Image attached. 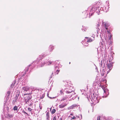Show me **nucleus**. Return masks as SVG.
<instances>
[{"mask_svg": "<svg viewBox=\"0 0 120 120\" xmlns=\"http://www.w3.org/2000/svg\"><path fill=\"white\" fill-rule=\"evenodd\" d=\"M101 4V2H98L92 5L91 7H90L88 8L87 10L84 11L83 12V13L85 14L84 18H86L87 17V16L88 15V11L90 12L89 18L90 17V16H92L95 11H96V13L98 15H99L100 11L99 8Z\"/></svg>", "mask_w": 120, "mask_h": 120, "instance_id": "nucleus-1", "label": "nucleus"}, {"mask_svg": "<svg viewBox=\"0 0 120 120\" xmlns=\"http://www.w3.org/2000/svg\"><path fill=\"white\" fill-rule=\"evenodd\" d=\"M88 99L89 101H91L93 103L95 104L99 102V98L97 96H94V94H93L92 96L90 95L88 98Z\"/></svg>", "mask_w": 120, "mask_h": 120, "instance_id": "nucleus-2", "label": "nucleus"}, {"mask_svg": "<svg viewBox=\"0 0 120 120\" xmlns=\"http://www.w3.org/2000/svg\"><path fill=\"white\" fill-rule=\"evenodd\" d=\"M107 62L106 59H103L101 60L100 66V67H101L102 68H104L105 64Z\"/></svg>", "mask_w": 120, "mask_h": 120, "instance_id": "nucleus-3", "label": "nucleus"}, {"mask_svg": "<svg viewBox=\"0 0 120 120\" xmlns=\"http://www.w3.org/2000/svg\"><path fill=\"white\" fill-rule=\"evenodd\" d=\"M102 89L103 90H104V93L105 94H106V95L105 96H102L103 98H104V97H106L109 94V93L108 92H107V90H105V88L102 85H100Z\"/></svg>", "mask_w": 120, "mask_h": 120, "instance_id": "nucleus-4", "label": "nucleus"}, {"mask_svg": "<svg viewBox=\"0 0 120 120\" xmlns=\"http://www.w3.org/2000/svg\"><path fill=\"white\" fill-rule=\"evenodd\" d=\"M22 96H25L26 95V96L24 97V98L25 100V99H28V100H30L32 97V96L30 94H22Z\"/></svg>", "mask_w": 120, "mask_h": 120, "instance_id": "nucleus-5", "label": "nucleus"}, {"mask_svg": "<svg viewBox=\"0 0 120 120\" xmlns=\"http://www.w3.org/2000/svg\"><path fill=\"white\" fill-rule=\"evenodd\" d=\"M112 63H110L109 64H107V68L109 69V71H108L107 72L108 74L110 70L112 69Z\"/></svg>", "mask_w": 120, "mask_h": 120, "instance_id": "nucleus-6", "label": "nucleus"}, {"mask_svg": "<svg viewBox=\"0 0 120 120\" xmlns=\"http://www.w3.org/2000/svg\"><path fill=\"white\" fill-rule=\"evenodd\" d=\"M37 64V63L35 61L33 62V63L32 64L30 65L29 66H28L27 68H26V69L25 70V71H27L29 69V68L31 66H32L33 65H34V66L35 65H36V64Z\"/></svg>", "mask_w": 120, "mask_h": 120, "instance_id": "nucleus-7", "label": "nucleus"}, {"mask_svg": "<svg viewBox=\"0 0 120 120\" xmlns=\"http://www.w3.org/2000/svg\"><path fill=\"white\" fill-rule=\"evenodd\" d=\"M29 90V88L27 86H24L22 88V91L23 90V92L28 91Z\"/></svg>", "mask_w": 120, "mask_h": 120, "instance_id": "nucleus-8", "label": "nucleus"}, {"mask_svg": "<svg viewBox=\"0 0 120 120\" xmlns=\"http://www.w3.org/2000/svg\"><path fill=\"white\" fill-rule=\"evenodd\" d=\"M93 40V39H92L91 38H89L87 37L85 38V39L84 40L85 41L88 42H91Z\"/></svg>", "mask_w": 120, "mask_h": 120, "instance_id": "nucleus-9", "label": "nucleus"}, {"mask_svg": "<svg viewBox=\"0 0 120 120\" xmlns=\"http://www.w3.org/2000/svg\"><path fill=\"white\" fill-rule=\"evenodd\" d=\"M100 10L101 11H103L106 12L108 11V8H107V9L106 7H104V8H103L102 7H101Z\"/></svg>", "mask_w": 120, "mask_h": 120, "instance_id": "nucleus-10", "label": "nucleus"}, {"mask_svg": "<svg viewBox=\"0 0 120 120\" xmlns=\"http://www.w3.org/2000/svg\"><path fill=\"white\" fill-rule=\"evenodd\" d=\"M67 105V104L66 103H64L61 104L59 105V107L60 108H63L64 107Z\"/></svg>", "mask_w": 120, "mask_h": 120, "instance_id": "nucleus-11", "label": "nucleus"}, {"mask_svg": "<svg viewBox=\"0 0 120 120\" xmlns=\"http://www.w3.org/2000/svg\"><path fill=\"white\" fill-rule=\"evenodd\" d=\"M54 49V46L52 45H50L49 47V53L48 54L49 55L50 54V52H52L53 49Z\"/></svg>", "mask_w": 120, "mask_h": 120, "instance_id": "nucleus-12", "label": "nucleus"}, {"mask_svg": "<svg viewBox=\"0 0 120 120\" xmlns=\"http://www.w3.org/2000/svg\"><path fill=\"white\" fill-rule=\"evenodd\" d=\"M102 24H103L105 26V27L106 29H108V23L107 22H102Z\"/></svg>", "mask_w": 120, "mask_h": 120, "instance_id": "nucleus-13", "label": "nucleus"}, {"mask_svg": "<svg viewBox=\"0 0 120 120\" xmlns=\"http://www.w3.org/2000/svg\"><path fill=\"white\" fill-rule=\"evenodd\" d=\"M108 34V37L109 39V40H111L112 39V35L111 34V33L108 30L107 31Z\"/></svg>", "mask_w": 120, "mask_h": 120, "instance_id": "nucleus-14", "label": "nucleus"}, {"mask_svg": "<svg viewBox=\"0 0 120 120\" xmlns=\"http://www.w3.org/2000/svg\"><path fill=\"white\" fill-rule=\"evenodd\" d=\"M46 61L47 60H45L44 61H43L41 63V64L40 65V67H42L46 63Z\"/></svg>", "mask_w": 120, "mask_h": 120, "instance_id": "nucleus-15", "label": "nucleus"}, {"mask_svg": "<svg viewBox=\"0 0 120 120\" xmlns=\"http://www.w3.org/2000/svg\"><path fill=\"white\" fill-rule=\"evenodd\" d=\"M65 92L67 94H69L71 93H72L73 94H74H74H75V93H74V91L73 90H71L70 89L66 90L65 91Z\"/></svg>", "mask_w": 120, "mask_h": 120, "instance_id": "nucleus-16", "label": "nucleus"}, {"mask_svg": "<svg viewBox=\"0 0 120 120\" xmlns=\"http://www.w3.org/2000/svg\"><path fill=\"white\" fill-rule=\"evenodd\" d=\"M44 55H40L39 56V57L38 58V60H38V61H39V60H41V59L43 58V57L44 56Z\"/></svg>", "mask_w": 120, "mask_h": 120, "instance_id": "nucleus-17", "label": "nucleus"}, {"mask_svg": "<svg viewBox=\"0 0 120 120\" xmlns=\"http://www.w3.org/2000/svg\"><path fill=\"white\" fill-rule=\"evenodd\" d=\"M46 63L47 65H49L52 64H53V62H51L50 61H49L47 62V61L46 62Z\"/></svg>", "mask_w": 120, "mask_h": 120, "instance_id": "nucleus-18", "label": "nucleus"}, {"mask_svg": "<svg viewBox=\"0 0 120 120\" xmlns=\"http://www.w3.org/2000/svg\"><path fill=\"white\" fill-rule=\"evenodd\" d=\"M105 73V71L104 70H103L101 72V74L102 76H104Z\"/></svg>", "mask_w": 120, "mask_h": 120, "instance_id": "nucleus-19", "label": "nucleus"}, {"mask_svg": "<svg viewBox=\"0 0 120 120\" xmlns=\"http://www.w3.org/2000/svg\"><path fill=\"white\" fill-rule=\"evenodd\" d=\"M46 118L47 120H49V113L48 112L46 113Z\"/></svg>", "mask_w": 120, "mask_h": 120, "instance_id": "nucleus-20", "label": "nucleus"}, {"mask_svg": "<svg viewBox=\"0 0 120 120\" xmlns=\"http://www.w3.org/2000/svg\"><path fill=\"white\" fill-rule=\"evenodd\" d=\"M69 117H71V119H77V118H76V117H75V116H69Z\"/></svg>", "mask_w": 120, "mask_h": 120, "instance_id": "nucleus-21", "label": "nucleus"}, {"mask_svg": "<svg viewBox=\"0 0 120 120\" xmlns=\"http://www.w3.org/2000/svg\"><path fill=\"white\" fill-rule=\"evenodd\" d=\"M13 115L12 114H8L7 115V117L8 118H11L13 117Z\"/></svg>", "mask_w": 120, "mask_h": 120, "instance_id": "nucleus-22", "label": "nucleus"}, {"mask_svg": "<svg viewBox=\"0 0 120 120\" xmlns=\"http://www.w3.org/2000/svg\"><path fill=\"white\" fill-rule=\"evenodd\" d=\"M30 100H28V99H26V98L25 100V103L26 104H28L29 103V101Z\"/></svg>", "mask_w": 120, "mask_h": 120, "instance_id": "nucleus-23", "label": "nucleus"}, {"mask_svg": "<svg viewBox=\"0 0 120 120\" xmlns=\"http://www.w3.org/2000/svg\"><path fill=\"white\" fill-rule=\"evenodd\" d=\"M76 106H77V105H73L70 107L69 108L70 109H72Z\"/></svg>", "mask_w": 120, "mask_h": 120, "instance_id": "nucleus-24", "label": "nucleus"}, {"mask_svg": "<svg viewBox=\"0 0 120 120\" xmlns=\"http://www.w3.org/2000/svg\"><path fill=\"white\" fill-rule=\"evenodd\" d=\"M18 109V107L16 106H15L13 107V109L14 110H17Z\"/></svg>", "mask_w": 120, "mask_h": 120, "instance_id": "nucleus-25", "label": "nucleus"}, {"mask_svg": "<svg viewBox=\"0 0 120 120\" xmlns=\"http://www.w3.org/2000/svg\"><path fill=\"white\" fill-rule=\"evenodd\" d=\"M15 82H15V81H14L13 82V83H12L11 84V88L12 87H13V86H14V85L15 83Z\"/></svg>", "mask_w": 120, "mask_h": 120, "instance_id": "nucleus-26", "label": "nucleus"}, {"mask_svg": "<svg viewBox=\"0 0 120 120\" xmlns=\"http://www.w3.org/2000/svg\"><path fill=\"white\" fill-rule=\"evenodd\" d=\"M28 110L29 112H31L32 114H33V113L32 112V109L30 108H28Z\"/></svg>", "mask_w": 120, "mask_h": 120, "instance_id": "nucleus-27", "label": "nucleus"}, {"mask_svg": "<svg viewBox=\"0 0 120 120\" xmlns=\"http://www.w3.org/2000/svg\"><path fill=\"white\" fill-rule=\"evenodd\" d=\"M56 111L55 109H53L51 111V113L52 114H54L55 112Z\"/></svg>", "mask_w": 120, "mask_h": 120, "instance_id": "nucleus-28", "label": "nucleus"}, {"mask_svg": "<svg viewBox=\"0 0 120 120\" xmlns=\"http://www.w3.org/2000/svg\"><path fill=\"white\" fill-rule=\"evenodd\" d=\"M84 27H83L82 29V30L84 31H85L86 30V28H84Z\"/></svg>", "mask_w": 120, "mask_h": 120, "instance_id": "nucleus-29", "label": "nucleus"}, {"mask_svg": "<svg viewBox=\"0 0 120 120\" xmlns=\"http://www.w3.org/2000/svg\"><path fill=\"white\" fill-rule=\"evenodd\" d=\"M106 3L107 4V8H108L109 5V2L108 1H106Z\"/></svg>", "mask_w": 120, "mask_h": 120, "instance_id": "nucleus-30", "label": "nucleus"}, {"mask_svg": "<svg viewBox=\"0 0 120 120\" xmlns=\"http://www.w3.org/2000/svg\"><path fill=\"white\" fill-rule=\"evenodd\" d=\"M10 93H11V92H10V91H8L7 92V94L8 95V96H9L10 94Z\"/></svg>", "mask_w": 120, "mask_h": 120, "instance_id": "nucleus-31", "label": "nucleus"}, {"mask_svg": "<svg viewBox=\"0 0 120 120\" xmlns=\"http://www.w3.org/2000/svg\"><path fill=\"white\" fill-rule=\"evenodd\" d=\"M100 23L99 22H98V23L97 24V26L98 27L100 26Z\"/></svg>", "mask_w": 120, "mask_h": 120, "instance_id": "nucleus-32", "label": "nucleus"}, {"mask_svg": "<svg viewBox=\"0 0 120 120\" xmlns=\"http://www.w3.org/2000/svg\"><path fill=\"white\" fill-rule=\"evenodd\" d=\"M83 45L86 46H88V44L87 43H86V42L85 43H84Z\"/></svg>", "mask_w": 120, "mask_h": 120, "instance_id": "nucleus-33", "label": "nucleus"}, {"mask_svg": "<svg viewBox=\"0 0 120 120\" xmlns=\"http://www.w3.org/2000/svg\"><path fill=\"white\" fill-rule=\"evenodd\" d=\"M57 62H58L57 61H56L55 62V63L57 64ZM55 68H57V66L56 65V64L55 65Z\"/></svg>", "mask_w": 120, "mask_h": 120, "instance_id": "nucleus-34", "label": "nucleus"}, {"mask_svg": "<svg viewBox=\"0 0 120 120\" xmlns=\"http://www.w3.org/2000/svg\"><path fill=\"white\" fill-rule=\"evenodd\" d=\"M63 90H60V93L61 94H62L63 93Z\"/></svg>", "mask_w": 120, "mask_h": 120, "instance_id": "nucleus-35", "label": "nucleus"}, {"mask_svg": "<svg viewBox=\"0 0 120 120\" xmlns=\"http://www.w3.org/2000/svg\"><path fill=\"white\" fill-rule=\"evenodd\" d=\"M60 71V70H56V74H58V73Z\"/></svg>", "mask_w": 120, "mask_h": 120, "instance_id": "nucleus-36", "label": "nucleus"}, {"mask_svg": "<svg viewBox=\"0 0 120 120\" xmlns=\"http://www.w3.org/2000/svg\"><path fill=\"white\" fill-rule=\"evenodd\" d=\"M66 99V98H62L61 100V101H63L65 100Z\"/></svg>", "mask_w": 120, "mask_h": 120, "instance_id": "nucleus-37", "label": "nucleus"}, {"mask_svg": "<svg viewBox=\"0 0 120 120\" xmlns=\"http://www.w3.org/2000/svg\"><path fill=\"white\" fill-rule=\"evenodd\" d=\"M97 33L98 34V32L99 31V30H100L98 28H97Z\"/></svg>", "mask_w": 120, "mask_h": 120, "instance_id": "nucleus-38", "label": "nucleus"}, {"mask_svg": "<svg viewBox=\"0 0 120 120\" xmlns=\"http://www.w3.org/2000/svg\"><path fill=\"white\" fill-rule=\"evenodd\" d=\"M52 120H56V116L54 117Z\"/></svg>", "mask_w": 120, "mask_h": 120, "instance_id": "nucleus-39", "label": "nucleus"}, {"mask_svg": "<svg viewBox=\"0 0 120 120\" xmlns=\"http://www.w3.org/2000/svg\"><path fill=\"white\" fill-rule=\"evenodd\" d=\"M22 112H23V113H24L26 114L27 115H28V113H27L25 111H23Z\"/></svg>", "mask_w": 120, "mask_h": 120, "instance_id": "nucleus-40", "label": "nucleus"}, {"mask_svg": "<svg viewBox=\"0 0 120 120\" xmlns=\"http://www.w3.org/2000/svg\"><path fill=\"white\" fill-rule=\"evenodd\" d=\"M18 98V97H16L15 98V100H14V102H16V100Z\"/></svg>", "mask_w": 120, "mask_h": 120, "instance_id": "nucleus-41", "label": "nucleus"}, {"mask_svg": "<svg viewBox=\"0 0 120 120\" xmlns=\"http://www.w3.org/2000/svg\"><path fill=\"white\" fill-rule=\"evenodd\" d=\"M53 72H52V73L51 75L50 76V78H52V77L53 76Z\"/></svg>", "mask_w": 120, "mask_h": 120, "instance_id": "nucleus-42", "label": "nucleus"}, {"mask_svg": "<svg viewBox=\"0 0 120 120\" xmlns=\"http://www.w3.org/2000/svg\"><path fill=\"white\" fill-rule=\"evenodd\" d=\"M70 116H74V114L73 113H71L70 114Z\"/></svg>", "mask_w": 120, "mask_h": 120, "instance_id": "nucleus-43", "label": "nucleus"}, {"mask_svg": "<svg viewBox=\"0 0 120 120\" xmlns=\"http://www.w3.org/2000/svg\"><path fill=\"white\" fill-rule=\"evenodd\" d=\"M80 115V116H81V119H80V120H81V119H82V114H81Z\"/></svg>", "mask_w": 120, "mask_h": 120, "instance_id": "nucleus-44", "label": "nucleus"}, {"mask_svg": "<svg viewBox=\"0 0 120 120\" xmlns=\"http://www.w3.org/2000/svg\"><path fill=\"white\" fill-rule=\"evenodd\" d=\"M80 115V116H81V119H80V120H81V119H82V114H81Z\"/></svg>", "mask_w": 120, "mask_h": 120, "instance_id": "nucleus-45", "label": "nucleus"}, {"mask_svg": "<svg viewBox=\"0 0 120 120\" xmlns=\"http://www.w3.org/2000/svg\"><path fill=\"white\" fill-rule=\"evenodd\" d=\"M100 117L99 118V117H98V119L97 120H100Z\"/></svg>", "mask_w": 120, "mask_h": 120, "instance_id": "nucleus-46", "label": "nucleus"}, {"mask_svg": "<svg viewBox=\"0 0 120 120\" xmlns=\"http://www.w3.org/2000/svg\"><path fill=\"white\" fill-rule=\"evenodd\" d=\"M75 117H76V118H79V116H75Z\"/></svg>", "mask_w": 120, "mask_h": 120, "instance_id": "nucleus-47", "label": "nucleus"}, {"mask_svg": "<svg viewBox=\"0 0 120 120\" xmlns=\"http://www.w3.org/2000/svg\"><path fill=\"white\" fill-rule=\"evenodd\" d=\"M59 120H62V118H60L59 119Z\"/></svg>", "mask_w": 120, "mask_h": 120, "instance_id": "nucleus-48", "label": "nucleus"}, {"mask_svg": "<svg viewBox=\"0 0 120 120\" xmlns=\"http://www.w3.org/2000/svg\"><path fill=\"white\" fill-rule=\"evenodd\" d=\"M96 68V70H97V69H98V68H97V67H96V68Z\"/></svg>", "mask_w": 120, "mask_h": 120, "instance_id": "nucleus-49", "label": "nucleus"}, {"mask_svg": "<svg viewBox=\"0 0 120 120\" xmlns=\"http://www.w3.org/2000/svg\"><path fill=\"white\" fill-rule=\"evenodd\" d=\"M40 109H41V107L40 106Z\"/></svg>", "mask_w": 120, "mask_h": 120, "instance_id": "nucleus-50", "label": "nucleus"}, {"mask_svg": "<svg viewBox=\"0 0 120 120\" xmlns=\"http://www.w3.org/2000/svg\"><path fill=\"white\" fill-rule=\"evenodd\" d=\"M32 105V104L31 103L30 104V105Z\"/></svg>", "mask_w": 120, "mask_h": 120, "instance_id": "nucleus-51", "label": "nucleus"}, {"mask_svg": "<svg viewBox=\"0 0 120 120\" xmlns=\"http://www.w3.org/2000/svg\"><path fill=\"white\" fill-rule=\"evenodd\" d=\"M70 63H71L70 62H69V64H70Z\"/></svg>", "mask_w": 120, "mask_h": 120, "instance_id": "nucleus-52", "label": "nucleus"}, {"mask_svg": "<svg viewBox=\"0 0 120 120\" xmlns=\"http://www.w3.org/2000/svg\"><path fill=\"white\" fill-rule=\"evenodd\" d=\"M72 95H71V97L72 96Z\"/></svg>", "mask_w": 120, "mask_h": 120, "instance_id": "nucleus-53", "label": "nucleus"}, {"mask_svg": "<svg viewBox=\"0 0 120 120\" xmlns=\"http://www.w3.org/2000/svg\"><path fill=\"white\" fill-rule=\"evenodd\" d=\"M49 98H51L50 97H49Z\"/></svg>", "mask_w": 120, "mask_h": 120, "instance_id": "nucleus-54", "label": "nucleus"}]
</instances>
